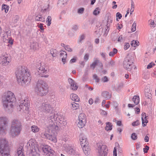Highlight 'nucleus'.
Masks as SVG:
<instances>
[{
	"label": "nucleus",
	"instance_id": "nucleus-1",
	"mask_svg": "<svg viewBox=\"0 0 156 156\" xmlns=\"http://www.w3.org/2000/svg\"><path fill=\"white\" fill-rule=\"evenodd\" d=\"M27 69L24 66L19 67L16 73V75L18 84L24 87L28 84L31 81V76Z\"/></svg>",
	"mask_w": 156,
	"mask_h": 156
},
{
	"label": "nucleus",
	"instance_id": "nucleus-2",
	"mask_svg": "<svg viewBox=\"0 0 156 156\" xmlns=\"http://www.w3.org/2000/svg\"><path fill=\"white\" fill-rule=\"evenodd\" d=\"M35 91L39 95L41 96L45 95L48 92V86L47 83L39 78L35 87Z\"/></svg>",
	"mask_w": 156,
	"mask_h": 156
},
{
	"label": "nucleus",
	"instance_id": "nucleus-3",
	"mask_svg": "<svg viewBox=\"0 0 156 156\" xmlns=\"http://www.w3.org/2000/svg\"><path fill=\"white\" fill-rule=\"evenodd\" d=\"M2 100L4 107L7 108L10 107L12 108L13 106L12 103L15 101L16 99L14 94L11 91H8L4 93Z\"/></svg>",
	"mask_w": 156,
	"mask_h": 156
},
{
	"label": "nucleus",
	"instance_id": "nucleus-4",
	"mask_svg": "<svg viewBox=\"0 0 156 156\" xmlns=\"http://www.w3.org/2000/svg\"><path fill=\"white\" fill-rule=\"evenodd\" d=\"M0 154L2 156H11L10 147L5 139H0Z\"/></svg>",
	"mask_w": 156,
	"mask_h": 156
},
{
	"label": "nucleus",
	"instance_id": "nucleus-5",
	"mask_svg": "<svg viewBox=\"0 0 156 156\" xmlns=\"http://www.w3.org/2000/svg\"><path fill=\"white\" fill-rule=\"evenodd\" d=\"M21 125L20 122L17 119L13 120L10 129V134L13 136L19 135L21 131Z\"/></svg>",
	"mask_w": 156,
	"mask_h": 156
},
{
	"label": "nucleus",
	"instance_id": "nucleus-6",
	"mask_svg": "<svg viewBox=\"0 0 156 156\" xmlns=\"http://www.w3.org/2000/svg\"><path fill=\"white\" fill-rule=\"evenodd\" d=\"M133 58L130 55H128L125 58L123 62V65L124 68L130 71L132 69L131 66L133 63Z\"/></svg>",
	"mask_w": 156,
	"mask_h": 156
},
{
	"label": "nucleus",
	"instance_id": "nucleus-7",
	"mask_svg": "<svg viewBox=\"0 0 156 156\" xmlns=\"http://www.w3.org/2000/svg\"><path fill=\"white\" fill-rule=\"evenodd\" d=\"M27 147L28 149L27 153L30 154V156H36L37 154L35 147V144L31 140H29L27 144Z\"/></svg>",
	"mask_w": 156,
	"mask_h": 156
},
{
	"label": "nucleus",
	"instance_id": "nucleus-8",
	"mask_svg": "<svg viewBox=\"0 0 156 156\" xmlns=\"http://www.w3.org/2000/svg\"><path fill=\"white\" fill-rule=\"evenodd\" d=\"M98 151V156H106L108 151L107 146L103 145L102 144H97Z\"/></svg>",
	"mask_w": 156,
	"mask_h": 156
},
{
	"label": "nucleus",
	"instance_id": "nucleus-9",
	"mask_svg": "<svg viewBox=\"0 0 156 156\" xmlns=\"http://www.w3.org/2000/svg\"><path fill=\"white\" fill-rule=\"evenodd\" d=\"M57 117L54 112L51 113L48 117V119L49 122V124L47 127L48 129L50 130L53 125L55 122V121L57 119Z\"/></svg>",
	"mask_w": 156,
	"mask_h": 156
},
{
	"label": "nucleus",
	"instance_id": "nucleus-10",
	"mask_svg": "<svg viewBox=\"0 0 156 156\" xmlns=\"http://www.w3.org/2000/svg\"><path fill=\"white\" fill-rule=\"evenodd\" d=\"M37 69H39L38 72L40 73L39 74V77H48V75H44L42 73H46L47 72V70L45 69L44 67L43 66H41V63L38 62L37 64Z\"/></svg>",
	"mask_w": 156,
	"mask_h": 156
},
{
	"label": "nucleus",
	"instance_id": "nucleus-11",
	"mask_svg": "<svg viewBox=\"0 0 156 156\" xmlns=\"http://www.w3.org/2000/svg\"><path fill=\"white\" fill-rule=\"evenodd\" d=\"M40 108L41 111L44 112H51L52 111V108L48 104L43 103Z\"/></svg>",
	"mask_w": 156,
	"mask_h": 156
},
{
	"label": "nucleus",
	"instance_id": "nucleus-12",
	"mask_svg": "<svg viewBox=\"0 0 156 156\" xmlns=\"http://www.w3.org/2000/svg\"><path fill=\"white\" fill-rule=\"evenodd\" d=\"M7 124L6 119L2 118L0 119V134L2 133Z\"/></svg>",
	"mask_w": 156,
	"mask_h": 156
},
{
	"label": "nucleus",
	"instance_id": "nucleus-13",
	"mask_svg": "<svg viewBox=\"0 0 156 156\" xmlns=\"http://www.w3.org/2000/svg\"><path fill=\"white\" fill-rule=\"evenodd\" d=\"M64 126L60 122H55L51 128L50 129V130L51 131L54 130H59L60 129H62L63 128Z\"/></svg>",
	"mask_w": 156,
	"mask_h": 156
},
{
	"label": "nucleus",
	"instance_id": "nucleus-14",
	"mask_svg": "<svg viewBox=\"0 0 156 156\" xmlns=\"http://www.w3.org/2000/svg\"><path fill=\"white\" fill-rule=\"evenodd\" d=\"M26 102L25 100H23L21 101V102L20 103L19 107L20 108V111L22 110L23 111L26 112L29 109V108L28 107L27 104H26L25 102Z\"/></svg>",
	"mask_w": 156,
	"mask_h": 156
},
{
	"label": "nucleus",
	"instance_id": "nucleus-15",
	"mask_svg": "<svg viewBox=\"0 0 156 156\" xmlns=\"http://www.w3.org/2000/svg\"><path fill=\"white\" fill-rule=\"evenodd\" d=\"M41 135L44 138L47 139L54 142H55L56 140V139L55 137L46 133H41Z\"/></svg>",
	"mask_w": 156,
	"mask_h": 156
},
{
	"label": "nucleus",
	"instance_id": "nucleus-16",
	"mask_svg": "<svg viewBox=\"0 0 156 156\" xmlns=\"http://www.w3.org/2000/svg\"><path fill=\"white\" fill-rule=\"evenodd\" d=\"M145 97L148 99L151 98V91L150 90V87L149 86H146L145 90Z\"/></svg>",
	"mask_w": 156,
	"mask_h": 156
},
{
	"label": "nucleus",
	"instance_id": "nucleus-17",
	"mask_svg": "<svg viewBox=\"0 0 156 156\" xmlns=\"http://www.w3.org/2000/svg\"><path fill=\"white\" fill-rule=\"evenodd\" d=\"M147 116L146 115V113H143L142 114L141 119L142 121V125L143 127H145L146 125V124L148 123V121L147 120Z\"/></svg>",
	"mask_w": 156,
	"mask_h": 156
},
{
	"label": "nucleus",
	"instance_id": "nucleus-18",
	"mask_svg": "<svg viewBox=\"0 0 156 156\" xmlns=\"http://www.w3.org/2000/svg\"><path fill=\"white\" fill-rule=\"evenodd\" d=\"M2 57H3V58L1 60V63L3 66L7 65L10 62V59L7 56H3Z\"/></svg>",
	"mask_w": 156,
	"mask_h": 156
},
{
	"label": "nucleus",
	"instance_id": "nucleus-19",
	"mask_svg": "<svg viewBox=\"0 0 156 156\" xmlns=\"http://www.w3.org/2000/svg\"><path fill=\"white\" fill-rule=\"evenodd\" d=\"M80 144L82 147L85 146L88 143V141L85 136L80 137Z\"/></svg>",
	"mask_w": 156,
	"mask_h": 156
},
{
	"label": "nucleus",
	"instance_id": "nucleus-20",
	"mask_svg": "<svg viewBox=\"0 0 156 156\" xmlns=\"http://www.w3.org/2000/svg\"><path fill=\"white\" fill-rule=\"evenodd\" d=\"M23 147L20 146L17 150V152L14 156H23Z\"/></svg>",
	"mask_w": 156,
	"mask_h": 156
},
{
	"label": "nucleus",
	"instance_id": "nucleus-21",
	"mask_svg": "<svg viewBox=\"0 0 156 156\" xmlns=\"http://www.w3.org/2000/svg\"><path fill=\"white\" fill-rule=\"evenodd\" d=\"M82 147L85 154L86 155H88L90 152V149L88 146V144H87L86 146L85 145V146H83Z\"/></svg>",
	"mask_w": 156,
	"mask_h": 156
},
{
	"label": "nucleus",
	"instance_id": "nucleus-22",
	"mask_svg": "<svg viewBox=\"0 0 156 156\" xmlns=\"http://www.w3.org/2000/svg\"><path fill=\"white\" fill-rule=\"evenodd\" d=\"M66 151L69 154L71 155H74L76 153L75 151L71 147L68 146L66 149Z\"/></svg>",
	"mask_w": 156,
	"mask_h": 156
},
{
	"label": "nucleus",
	"instance_id": "nucleus-23",
	"mask_svg": "<svg viewBox=\"0 0 156 156\" xmlns=\"http://www.w3.org/2000/svg\"><path fill=\"white\" fill-rule=\"evenodd\" d=\"M101 96L107 99H110L111 97V95L107 91L102 92Z\"/></svg>",
	"mask_w": 156,
	"mask_h": 156
},
{
	"label": "nucleus",
	"instance_id": "nucleus-24",
	"mask_svg": "<svg viewBox=\"0 0 156 156\" xmlns=\"http://www.w3.org/2000/svg\"><path fill=\"white\" fill-rule=\"evenodd\" d=\"M71 98L73 101L76 102H78L80 100V98L77 95L75 94H72L71 95Z\"/></svg>",
	"mask_w": 156,
	"mask_h": 156
},
{
	"label": "nucleus",
	"instance_id": "nucleus-25",
	"mask_svg": "<svg viewBox=\"0 0 156 156\" xmlns=\"http://www.w3.org/2000/svg\"><path fill=\"white\" fill-rule=\"evenodd\" d=\"M79 121H83V122H86V119L85 115L83 113H81L79 116Z\"/></svg>",
	"mask_w": 156,
	"mask_h": 156
},
{
	"label": "nucleus",
	"instance_id": "nucleus-26",
	"mask_svg": "<svg viewBox=\"0 0 156 156\" xmlns=\"http://www.w3.org/2000/svg\"><path fill=\"white\" fill-rule=\"evenodd\" d=\"M132 100L136 105H138L139 103V98L138 96H134Z\"/></svg>",
	"mask_w": 156,
	"mask_h": 156
},
{
	"label": "nucleus",
	"instance_id": "nucleus-27",
	"mask_svg": "<svg viewBox=\"0 0 156 156\" xmlns=\"http://www.w3.org/2000/svg\"><path fill=\"white\" fill-rule=\"evenodd\" d=\"M38 44L37 42H33L30 45V47L32 48L33 50H37L38 48Z\"/></svg>",
	"mask_w": 156,
	"mask_h": 156
},
{
	"label": "nucleus",
	"instance_id": "nucleus-28",
	"mask_svg": "<svg viewBox=\"0 0 156 156\" xmlns=\"http://www.w3.org/2000/svg\"><path fill=\"white\" fill-rule=\"evenodd\" d=\"M106 127H105V129L107 131L109 130H111L112 129V125L111 124V123L109 122H107L106 123Z\"/></svg>",
	"mask_w": 156,
	"mask_h": 156
},
{
	"label": "nucleus",
	"instance_id": "nucleus-29",
	"mask_svg": "<svg viewBox=\"0 0 156 156\" xmlns=\"http://www.w3.org/2000/svg\"><path fill=\"white\" fill-rule=\"evenodd\" d=\"M122 87V85L119 84H115L114 85L113 88V90L116 91H119L120 90Z\"/></svg>",
	"mask_w": 156,
	"mask_h": 156
},
{
	"label": "nucleus",
	"instance_id": "nucleus-30",
	"mask_svg": "<svg viewBox=\"0 0 156 156\" xmlns=\"http://www.w3.org/2000/svg\"><path fill=\"white\" fill-rule=\"evenodd\" d=\"M31 131L35 133L39 131V129L36 126H33L31 127Z\"/></svg>",
	"mask_w": 156,
	"mask_h": 156
},
{
	"label": "nucleus",
	"instance_id": "nucleus-31",
	"mask_svg": "<svg viewBox=\"0 0 156 156\" xmlns=\"http://www.w3.org/2000/svg\"><path fill=\"white\" fill-rule=\"evenodd\" d=\"M42 150L44 153H47L48 151L50 150V147L46 145L42 148Z\"/></svg>",
	"mask_w": 156,
	"mask_h": 156
},
{
	"label": "nucleus",
	"instance_id": "nucleus-32",
	"mask_svg": "<svg viewBox=\"0 0 156 156\" xmlns=\"http://www.w3.org/2000/svg\"><path fill=\"white\" fill-rule=\"evenodd\" d=\"M79 122H78V123L77 124V125L78 127L80 128H82L85 126V124L86 123V122H83V121H79Z\"/></svg>",
	"mask_w": 156,
	"mask_h": 156
},
{
	"label": "nucleus",
	"instance_id": "nucleus-33",
	"mask_svg": "<svg viewBox=\"0 0 156 156\" xmlns=\"http://www.w3.org/2000/svg\"><path fill=\"white\" fill-rule=\"evenodd\" d=\"M134 9V4L133 0H131V8L130 10V15L132 14Z\"/></svg>",
	"mask_w": 156,
	"mask_h": 156
},
{
	"label": "nucleus",
	"instance_id": "nucleus-34",
	"mask_svg": "<svg viewBox=\"0 0 156 156\" xmlns=\"http://www.w3.org/2000/svg\"><path fill=\"white\" fill-rule=\"evenodd\" d=\"M100 27V28L98 29L95 32L98 35L100 36L102 33L103 29L101 26L100 27Z\"/></svg>",
	"mask_w": 156,
	"mask_h": 156
},
{
	"label": "nucleus",
	"instance_id": "nucleus-35",
	"mask_svg": "<svg viewBox=\"0 0 156 156\" xmlns=\"http://www.w3.org/2000/svg\"><path fill=\"white\" fill-rule=\"evenodd\" d=\"M70 89L73 90H77L78 87L75 83L70 85Z\"/></svg>",
	"mask_w": 156,
	"mask_h": 156
},
{
	"label": "nucleus",
	"instance_id": "nucleus-36",
	"mask_svg": "<svg viewBox=\"0 0 156 156\" xmlns=\"http://www.w3.org/2000/svg\"><path fill=\"white\" fill-rule=\"evenodd\" d=\"M139 42L137 41H136L133 40L132 41V43H131V45L132 46L135 47L139 45Z\"/></svg>",
	"mask_w": 156,
	"mask_h": 156
},
{
	"label": "nucleus",
	"instance_id": "nucleus-37",
	"mask_svg": "<svg viewBox=\"0 0 156 156\" xmlns=\"http://www.w3.org/2000/svg\"><path fill=\"white\" fill-rule=\"evenodd\" d=\"M118 50L115 48H114L113 49V51H111L109 53V55L111 56H113L115 55L116 54Z\"/></svg>",
	"mask_w": 156,
	"mask_h": 156
},
{
	"label": "nucleus",
	"instance_id": "nucleus-38",
	"mask_svg": "<svg viewBox=\"0 0 156 156\" xmlns=\"http://www.w3.org/2000/svg\"><path fill=\"white\" fill-rule=\"evenodd\" d=\"M35 19L36 21H44V20H43L42 17L40 15H38L37 16Z\"/></svg>",
	"mask_w": 156,
	"mask_h": 156
},
{
	"label": "nucleus",
	"instance_id": "nucleus-39",
	"mask_svg": "<svg viewBox=\"0 0 156 156\" xmlns=\"http://www.w3.org/2000/svg\"><path fill=\"white\" fill-rule=\"evenodd\" d=\"M54 151L50 148V150L48 151L47 153H46V154L47 155V156H52L54 154Z\"/></svg>",
	"mask_w": 156,
	"mask_h": 156
},
{
	"label": "nucleus",
	"instance_id": "nucleus-40",
	"mask_svg": "<svg viewBox=\"0 0 156 156\" xmlns=\"http://www.w3.org/2000/svg\"><path fill=\"white\" fill-rule=\"evenodd\" d=\"M97 60V65L99 67H100L101 69H103V65L102 63L98 60Z\"/></svg>",
	"mask_w": 156,
	"mask_h": 156
},
{
	"label": "nucleus",
	"instance_id": "nucleus-41",
	"mask_svg": "<svg viewBox=\"0 0 156 156\" xmlns=\"http://www.w3.org/2000/svg\"><path fill=\"white\" fill-rule=\"evenodd\" d=\"M51 17L50 16H48L46 22H48L47 25L49 26L51 23Z\"/></svg>",
	"mask_w": 156,
	"mask_h": 156
},
{
	"label": "nucleus",
	"instance_id": "nucleus-42",
	"mask_svg": "<svg viewBox=\"0 0 156 156\" xmlns=\"http://www.w3.org/2000/svg\"><path fill=\"white\" fill-rule=\"evenodd\" d=\"M131 137L133 140H135L137 139V136L135 133H133L131 134Z\"/></svg>",
	"mask_w": 156,
	"mask_h": 156
},
{
	"label": "nucleus",
	"instance_id": "nucleus-43",
	"mask_svg": "<svg viewBox=\"0 0 156 156\" xmlns=\"http://www.w3.org/2000/svg\"><path fill=\"white\" fill-rule=\"evenodd\" d=\"M72 105L73 108L75 110L77 109L79 106V104H77L75 102L72 103Z\"/></svg>",
	"mask_w": 156,
	"mask_h": 156
},
{
	"label": "nucleus",
	"instance_id": "nucleus-44",
	"mask_svg": "<svg viewBox=\"0 0 156 156\" xmlns=\"http://www.w3.org/2000/svg\"><path fill=\"white\" fill-rule=\"evenodd\" d=\"M97 66V60H95L94 62L90 65V67L93 69H94L95 68V66Z\"/></svg>",
	"mask_w": 156,
	"mask_h": 156
},
{
	"label": "nucleus",
	"instance_id": "nucleus-45",
	"mask_svg": "<svg viewBox=\"0 0 156 156\" xmlns=\"http://www.w3.org/2000/svg\"><path fill=\"white\" fill-rule=\"evenodd\" d=\"M50 53L53 57H55L57 56L56 51L55 49L51 50Z\"/></svg>",
	"mask_w": 156,
	"mask_h": 156
},
{
	"label": "nucleus",
	"instance_id": "nucleus-46",
	"mask_svg": "<svg viewBox=\"0 0 156 156\" xmlns=\"http://www.w3.org/2000/svg\"><path fill=\"white\" fill-rule=\"evenodd\" d=\"M59 121L62 124V125H63V126H65L67 124V122L66 120L63 119L61 118V119L59 120Z\"/></svg>",
	"mask_w": 156,
	"mask_h": 156
},
{
	"label": "nucleus",
	"instance_id": "nucleus-47",
	"mask_svg": "<svg viewBox=\"0 0 156 156\" xmlns=\"http://www.w3.org/2000/svg\"><path fill=\"white\" fill-rule=\"evenodd\" d=\"M112 19H111L110 18L108 17V20L107 21V24L106 25V28L107 29H108L109 27V24L110 23H112Z\"/></svg>",
	"mask_w": 156,
	"mask_h": 156
},
{
	"label": "nucleus",
	"instance_id": "nucleus-48",
	"mask_svg": "<svg viewBox=\"0 0 156 156\" xmlns=\"http://www.w3.org/2000/svg\"><path fill=\"white\" fill-rule=\"evenodd\" d=\"M6 7H7V5L4 4H2V10H5V13H7L8 12V10L6 9Z\"/></svg>",
	"mask_w": 156,
	"mask_h": 156
},
{
	"label": "nucleus",
	"instance_id": "nucleus-49",
	"mask_svg": "<svg viewBox=\"0 0 156 156\" xmlns=\"http://www.w3.org/2000/svg\"><path fill=\"white\" fill-rule=\"evenodd\" d=\"M93 77L94 79L95 80L96 82L98 83L99 82L100 80L96 74H94L93 76Z\"/></svg>",
	"mask_w": 156,
	"mask_h": 156
},
{
	"label": "nucleus",
	"instance_id": "nucleus-50",
	"mask_svg": "<svg viewBox=\"0 0 156 156\" xmlns=\"http://www.w3.org/2000/svg\"><path fill=\"white\" fill-rule=\"evenodd\" d=\"M140 124L139 121L138 120H137L136 121L133 122L132 124L133 126H135L139 125Z\"/></svg>",
	"mask_w": 156,
	"mask_h": 156
},
{
	"label": "nucleus",
	"instance_id": "nucleus-51",
	"mask_svg": "<svg viewBox=\"0 0 156 156\" xmlns=\"http://www.w3.org/2000/svg\"><path fill=\"white\" fill-rule=\"evenodd\" d=\"M116 17H117L116 20L118 21L117 18H118L119 19H120L122 17V15L120 13L118 12L116 14Z\"/></svg>",
	"mask_w": 156,
	"mask_h": 156
},
{
	"label": "nucleus",
	"instance_id": "nucleus-52",
	"mask_svg": "<svg viewBox=\"0 0 156 156\" xmlns=\"http://www.w3.org/2000/svg\"><path fill=\"white\" fill-rule=\"evenodd\" d=\"M65 49L68 51H72V49L69 47V45H67L65 47Z\"/></svg>",
	"mask_w": 156,
	"mask_h": 156
},
{
	"label": "nucleus",
	"instance_id": "nucleus-53",
	"mask_svg": "<svg viewBox=\"0 0 156 156\" xmlns=\"http://www.w3.org/2000/svg\"><path fill=\"white\" fill-rule=\"evenodd\" d=\"M149 147L148 146L146 145L145 146V148H143L144 152L145 153H147L148 152V151L149 150Z\"/></svg>",
	"mask_w": 156,
	"mask_h": 156
},
{
	"label": "nucleus",
	"instance_id": "nucleus-54",
	"mask_svg": "<svg viewBox=\"0 0 156 156\" xmlns=\"http://www.w3.org/2000/svg\"><path fill=\"white\" fill-rule=\"evenodd\" d=\"M102 81L103 82H108L109 80L106 76H105L102 78Z\"/></svg>",
	"mask_w": 156,
	"mask_h": 156
},
{
	"label": "nucleus",
	"instance_id": "nucleus-55",
	"mask_svg": "<svg viewBox=\"0 0 156 156\" xmlns=\"http://www.w3.org/2000/svg\"><path fill=\"white\" fill-rule=\"evenodd\" d=\"M58 4L60 7H63L65 5V4L63 2H59V0L58 1Z\"/></svg>",
	"mask_w": 156,
	"mask_h": 156
},
{
	"label": "nucleus",
	"instance_id": "nucleus-56",
	"mask_svg": "<svg viewBox=\"0 0 156 156\" xmlns=\"http://www.w3.org/2000/svg\"><path fill=\"white\" fill-rule=\"evenodd\" d=\"M129 43H126L125 45L124 46V48L125 50H126L129 48Z\"/></svg>",
	"mask_w": 156,
	"mask_h": 156
},
{
	"label": "nucleus",
	"instance_id": "nucleus-57",
	"mask_svg": "<svg viewBox=\"0 0 156 156\" xmlns=\"http://www.w3.org/2000/svg\"><path fill=\"white\" fill-rule=\"evenodd\" d=\"M0 37H1L2 38H3V40L4 41V42H5V41H4V38L5 37V36L4 35V34H2V29L1 28V27H0Z\"/></svg>",
	"mask_w": 156,
	"mask_h": 156
},
{
	"label": "nucleus",
	"instance_id": "nucleus-58",
	"mask_svg": "<svg viewBox=\"0 0 156 156\" xmlns=\"http://www.w3.org/2000/svg\"><path fill=\"white\" fill-rule=\"evenodd\" d=\"M84 11V9L83 8H80L78 10V12L80 14L83 13Z\"/></svg>",
	"mask_w": 156,
	"mask_h": 156
},
{
	"label": "nucleus",
	"instance_id": "nucleus-59",
	"mask_svg": "<svg viewBox=\"0 0 156 156\" xmlns=\"http://www.w3.org/2000/svg\"><path fill=\"white\" fill-rule=\"evenodd\" d=\"M84 35L83 34L82 35L79 39V41L80 43H81L82 40H83L84 39Z\"/></svg>",
	"mask_w": 156,
	"mask_h": 156
},
{
	"label": "nucleus",
	"instance_id": "nucleus-60",
	"mask_svg": "<svg viewBox=\"0 0 156 156\" xmlns=\"http://www.w3.org/2000/svg\"><path fill=\"white\" fill-rule=\"evenodd\" d=\"M19 16L16 15L14 17V21L15 22H17V21L19 20Z\"/></svg>",
	"mask_w": 156,
	"mask_h": 156
},
{
	"label": "nucleus",
	"instance_id": "nucleus-61",
	"mask_svg": "<svg viewBox=\"0 0 156 156\" xmlns=\"http://www.w3.org/2000/svg\"><path fill=\"white\" fill-rule=\"evenodd\" d=\"M68 81L70 85L73 84V83L75 82L71 78H69L68 80Z\"/></svg>",
	"mask_w": 156,
	"mask_h": 156
},
{
	"label": "nucleus",
	"instance_id": "nucleus-62",
	"mask_svg": "<svg viewBox=\"0 0 156 156\" xmlns=\"http://www.w3.org/2000/svg\"><path fill=\"white\" fill-rule=\"evenodd\" d=\"M122 40H123V38H122V35H121L118 37L117 41L119 42H120L122 41Z\"/></svg>",
	"mask_w": 156,
	"mask_h": 156
},
{
	"label": "nucleus",
	"instance_id": "nucleus-63",
	"mask_svg": "<svg viewBox=\"0 0 156 156\" xmlns=\"http://www.w3.org/2000/svg\"><path fill=\"white\" fill-rule=\"evenodd\" d=\"M76 60V58L75 57H74L70 61V62L71 63L75 62Z\"/></svg>",
	"mask_w": 156,
	"mask_h": 156
},
{
	"label": "nucleus",
	"instance_id": "nucleus-64",
	"mask_svg": "<svg viewBox=\"0 0 156 156\" xmlns=\"http://www.w3.org/2000/svg\"><path fill=\"white\" fill-rule=\"evenodd\" d=\"M115 62L111 60L109 63V64L110 65L112 66H113L115 65Z\"/></svg>",
	"mask_w": 156,
	"mask_h": 156
}]
</instances>
